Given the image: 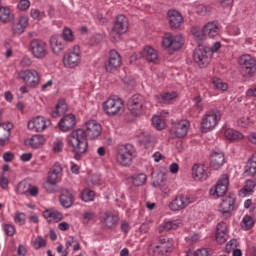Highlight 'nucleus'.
<instances>
[{
  "label": "nucleus",
  "instance_id": "15",
  "mask_svg": "<svg viewBox=\"0 0 256 256\" xmlns=\"http://www.w3.org/2000/svg\"><path fill=\"white\" fill-rule=\"evenodd\" d=\"M191 203H195V197L191 195H178L169 204V209L171 211H181L186 207H189Z\"/></svg>",
  "mask_w": 256,
  "mask_h": 256
},
{
  "label": "nucleus",
  "instance_id": "14",
  "mask_svg": "<svg viewBox=\"0 0 256 256\" xmlns=\"http://www.w3.org/2000/svg\"><path fill=\"white\" fill-rule=\"evenodd\" d=\"M238 64L242 67V75H253L256 71V60L249 54H243L238 59Z\"/></svg>",
  "mask_w": 256,
  "mask_h": 256
},
{
  "label": "nucleus",
  "instance_id": "64",
  "mask_svg": "<svg viewBox=\"0 0 256 256\" xmlns=\"http://www.w3.org/2000/svg\"><path fill=\"white\" fill-rule=\"evenodd\" d=\"M58 229L60 231H69V229H71V225L67 222H61L58 224Z\"/></svg>",
  "mask_w": 256,
  "mask_h": 256
},
{
  "label": "nucleus",
  "instance_id": "48",
  "mask_svg": "<svg viewBox=\"0 0 256 256\" xmlns=\"http://www.w3.org/2000/svg\"><path fill=\"white\" fill-rule=\"evenodd\" d=\"M152 125L158 131H162V129L165 127V120H163V118H160L159 116H154L152 118Z\"/></svg>",
  "mask_w": 256,
  "mask_h": 256
},
{
  "label": "nucleus",
  "instance_id": "16",
  "mask_svg": "<svg viewBox=\"0 0 256 256\" xmlns=\"http://www.w3.org/2000/svg\"><path fill=\"white\" fill-rule=\"evenodd\" d=\"M143 103L145 99L142 95L135 94L128 101V111L133 117H139L143 111Z\"/></svg>",
  "mask_w": 256,
  "mask_h": 256
},
{
  "label": "nucleus",
  "instance_id": "4",
  "mask_svg": "<svg viewBox=\"0 0 256 256\" xmlns=\"http://www.w3.org/2000/svg\"><path fill=\"white\" fill-rule=\"evenodd\" d=\"M133 155H135V148L131 144L121 145L116 154V163L121 167H130L133 163Z\"/></svg>",
  "mask_w": 256,
  "mask_h": 256
},
{
  "label": "nucleus",
  "instance_id": "24",
  "mask_svg": "<svg viewBox=\"0 0 256 256\" xmlns=\"http://www.w3.org/2000/svg\"><path fill=\"white\" fill-rule=\"evenodd\" d=\"M45 136L41 134H35L32 137L25 140V146L31 149H41L45 145Z\"/></svg>",
  "mask_w": 256,
  "mask_h": 256
},
{
  "label": "nucleus",
  "instance_id": "39",
  "mask_svg": "<svg viewBox=\"0 0 256 256\" xmlns=\"http://www.w3.org/2000/svg\"><path fill=\"white\" fill-rule=\"evenodd\" d=\"M97 221V213H95L92 210H86L83 214H82V223L83 225H88L90 223H93Z\"/></svg>",
  "mask_w": 256,
  "mask_h": 256
},
{
  "label": "nucleus",
  "instance_id": "8",
  "mask_svg": "<svg viewBox=\"0 0 256 256\" xmlns=\"http://www.w3.org/2000/svg\"><path fill=\"white\" fill-rule=\"evenodd\" d=\"M30 51L34 59H45L49 55L47 42L41 39H33L30 42Z\"/></svg>",
  "mask_w": 256,
  "mask_h": 256
},
{
  "label": "nucleus",
  "instance_id": "47",
  "mask_svg": "<svg viewBox=\"0 0 256 256\" xmlns=\"http://www.w3.org/2000/svg\"><path fill=\"white\" fill-rule=\"evenodd\" d=\"M255 187H256V179L255 180H247L245 182L243 189L241 190V193L243 195H247V193H252V191L255 189Z\"/></svg>",
  "mask_w": 256,
  "mask_h": 256
},
{
  "label": "nucleus",
  "instance_id": "22",
  "mask_svg": "<svg viewBox=\"0 0 256 256\" xmlns=\"http://www.w3.org/2000/svg\"><path fill=\"white\" fill-rule=\"evenodd\" d=\"M235 196L229 195L222 198L219 205V211L222 215H231L232 211H235Z\"/></svg>",
  "mask_w": 256,
  "mask_h": 256
},
{
  "label": "nucleus",
  "instance_id": "32",
  "mask_svg": "<svg viewBox=\"0 0 256 256\" xmlns=\"http://www.w3.org/2000/svg\"><path fill=\"white\" fill-rule=\"evenodd\" d=\"M13 124L3 123L0 124V147H3L7 141H9V135H11V129Z\"/></svg>",
  "mask_w": 256,
  "mask_h": 256
},
{
  "label": "nucleus",
  "instance_id": "41",
  "mask_svg": "<svg viewBox=\"0 0 256 256\" xmlns=\"http://www.w3.org/2000/svg\"><path fill=\"white\" fill-rule=\"evenodd\" d=\"M212 84L216 91H227L229 89V84L223 82L221 78L214 77L212 78Z\"/></svg>",
  "mask_w": 256,
  "mask_h": 256
},
{
  "label": "nucleus",
  "instance_id": "1",
  "mask_svg": "<svg viewBox=\"0 0 256 256\" xmlns=\"http://www.w3.org/2000/svg\"><path fill=\"white\" fill-rule=\"evenodd\" d=\"M85 127L86 130H74L67 137L68 147L74 153L76 161H79L84 153H87V137L88 139H97L101 135L102 127L97 121L90 120L86 122Z\"/></svg>",
  "mask_w": 256,
  "mask_h": 256
},
{
  "label": "nucleus",
  "instance_id": "38",
  "mask_svg": "<svg viewBox=\"0 0 256 256\" xmlns=\"http://www.w3.org/2000/svg\"><path fill=\"white\" fill-rule=\"evenodd\" d=\"M67 111V103H65V100H59L55 110L52 111L51 115L54 119L56 117H61V115L65 114Z\"/></svg>",
  "mask_w": 256,
  "mask_h": 256
},
{
  "label": "nucleus",
  "instance_id": "13",
  "mask_svg": "<svg viewBox=\"0 0 256 256\" xmlns=\"http://www.w3.org/2000/svg\"><path fill=\"white\" fill-rule=\"evenodd\" d=\"M27 127L29 131H33L34 133H43L45 129L51 127V120L44 116H36L28 121Z\"/></svg>",
  "mask_w": 256,
  "mask_h": 256
},
{
  "label": "nucleus",
  "instance_id": "27",
  "mask_svg": "<svg viewBox=\"0 0 256 256\" xmlns=\"http://www.w3.org/2000/svg\"><path fill=\"white\" fill-rule=\"evenodd\" d=\"M222 165H225V153L213 152L210 156V167L218 171V169H221Z\"/></svg>",
  "mask_w": 256,
  "mask_h": 256
},
{
  "label": "nucleus",
  "instance_id": "61",
  "mask_svg": "<svg viewBox=\"0 0 256 256\" xmlns=\"http://www.w3.org/2000/svg\"><path fill=\"white\" fill-rule=\"evenodd\" d=\"M251 123V119L249 117H242L238 120L239 127H247Z\"/></svg>",
  "mask_w": 256,
  "mask_h": 256
},
{
  "label": "nucleus",
  "instance_id": "42",
  "mask_svg": "<svg viewBox=\"0 0 256 256\" xmlns=\"http://www.w3.org/2000/svg\"><path fill=\"white\" fill-rule=\"evenodd\" d=\"M147 181V175L140 173V174H135L132 176V183L136 187H141V185H145V182Z\"/></svg>",
  "mask_w": 256,
  "mask_h": 256
},
{
  "label": "nucleus",
  "instance_id": "12",
  "mask_svg": "<svg viewBox=\"0 0 256 256\" xmlns=\"http://www.w3.org/2000/svg\"><path fill=\"white\" fill-rule=\"evenodd\" d=\"M193 57L199 67H207L211 61V48L200 46L194 50Z\"/></svg>",
  "mask_w": 256,
  "mask_h": 256
},
{
  "label": "nucleus",
  "instance_id": "51",
  "mask_svg": "<svg viewBox=\"0 0 256 256\" xmlns=\"http://www.w3.org/2000/svg\"><path fill=\"white\" fill-rule=\"evenodd\" d=\"M25 213L23 212H16L14 215V223H16V225H25Z\"/></svg>",
  "mask_w": 256,
  "mask_h": 256
},
{
  "label": "nucleus",
  "instance_id": "55",
  "mask_svg": "<svg viewBox=\"0 0 256 256\" xmlns=\"http://www.w3.org/2000/svg\"><path fill=\"white\" fill-rule=\"evenodd\" d=\"M227 237H229V234L225 232H216V241L220 243V245H223V243L227 241Z\"/></svg>",
  "mask_w": 256,
  "mask_h": 256
},
{
  "label": "nucleus",
  "instance_id": "9",
  "mask_svg": "<svg viewBox=\"0 0 256 256\" xmlns=\"http://www.w3.org/2000/svg\"><path fill=\"white\" fill-rule=\"evenodd\" d=\"M81 63V49L79 46H74L73 50L66 53L63 57V65L67 69H75Z\"/></svg>",
  "mask_w": 256,
  "mask_h": 256
},
{
  "label": "nucleus",
  "instance_id": "36",
  "mask_svg": "<svg viewBox=\"0 0 256 256\" xmlns=\"http://www.w3.org/2000/svg\"><path fill=\"white\" fill-rule=\"evenodd\" d=\"M244 175L245 177H253L256 175V154H253L248 160L244 169Z\"/></svg>",
  "mask_w": 256,
  "mask_h": 256
},
{
  "label": "nucleus",
  "instance_id": "30",
  "mask_svg": "<svg viewBox=\"0 0 256 256\" xmlns=\"http://www.w3.org/2000/svg\"><path fill=\"white\" fill-rule=\"evenodd\" d=\"M203 35L205 37H210L213 39L219 35V24L217 22H208L202 29Z\"/></svg>",
  "mask_w": 256,
  "mask_h": 256
},
{
  "label": "nucleus",
  "instance_id": "3",
  "mask_svg": "<svg viewBox=\"0 0 256 256\" xmlns=\"http://www.w3.org/2000/svg\"><path fill=\"white\" fill-rule=\"evenodd\" d=\"M103 110L106 115L117 117L125 112V103L119 97H110L104 102Z\"/></svg>",
  "mask_w": 256,
  "mask_h": 256
},
{
  "label": "nucleus",
  "instance_id": "18",
  "mask_svg": "<svg viewBox=\"0 0 256 256\" xmlns=\"http://www.w3.org/2000/svg\"><path fill=\"white\" fill-rule=\"evenodd\" d=\"M121 65H123V62L121 61V55H119V52H117V50H110L108 60L105 63L107 73L117 71Z\"/></svg>",
  "mask_w": 256,
  "mask_h": 256
},
{
  "label": "nucleus",
  "instance_id": "43",
  "mask_svg": "<svg viewBox=\"0 0 256 256\" xmlns=\"http://www.w3.org/2000/svg\"><path fill=\"white\" fill-rule=\"evenodd\" d=\"M0 21L3 23L11 21V9L5 6H0Z\"/></svg>",
  "mask_w": 256,
  "mask_h": 256
},
{
  "label": "nucleus",
  "instance_id": "5",
  "mask_svg": "<svg viewBox=\"0 0 256 256\" xmlns=\"http://www.w3.org/2000/svg\"><path fill=\"white\" fill-rule=\"evenodd\" d=\"M128 30L129 19H127V17L123 14L118 15L110 32L112 41H119V39H121V35L127 33Z\"/></svg>",
  "mask_w": 256,
  "mask_h": 256
},
{
  "label": "nucleus",
  "instance_id": "62",
  "mask_svg": "<svg viewBox=\"0 0 256 256\" xmlns=\"http://www.w3.org/2000/svg\"><path fill=\"white\" fill-rule=\"evenodd\" d=\"M13 32L16 35H21L22 33H25V27L17 23L13 28Z\"/></svg>",
  "mask_w": 256,
  "mask_h": 256
},
{
  "label": "nucleus",
  "instance_id": "26",
  "mask_svg": "<svg viewBox=\"0 0 256 256\" xmlns=\"http://www.w3.org/2000/svg\"><path fill=\"white\" fill-rule=\"evenodd\" d=\"M168 21L172 29H179L183 23V15L177 10L168 11Z\"/></svg>",
  "mask_w": 256,
  "mask_h": 256
},
{
  "label": "nucleus",
  "instance_id": "31",
  "mask_svg": "<svg viewBox=\"0 0 256 256\" xmlns=\"http://www.w3.org/2000/svg\"><path fill=\"white\" fill-rule=\"evenodd\" d=\"M142 57H144L148 63H158L159 52L151 46H146L142 51Z\"/></svg>",
  "mask_w": 256,
  "mask_h": 256
},
{
  "label": "nucleus",
  "instance_id": "58",
  "mask_svg": "<svg viewBox=\"0 0 256 256\" xmlns=\"http://www.w3.org/2000/svg\"><path fill=\"white\" fill-rule=\"evenodd\" d=\"M0 187L2 189H7L9 187V178L5 174H0Z\"/></svg>",
  "mask_w": 256,
  "mask_h": 256
},
{
  "label": "nucleus",
  "instance_id": "29",
  "mask_svg": "<svg viewBox=\"0 0 256 256\" xmlns=\"http://www.w3.org/2000/svg\"><path fill=\"white\" fill-rule=\"evenodd\" d=\"M75 115L73 114H68L64 116L60 122H59V127L60 130L63 131L64 133H67V131H71L75 127Z\"/></svg>",
  "mask_w": 256,
  "mask_h": 256
},
{
  "label": "nucleus",
  "instance_id": "45",
  "mask_svg": "<svg viewBox=\"0 0 256 256\" xmlns=\"http://www.w3.org/2000/svg\"><path fill=\"white\" fill-rule=\"evenodd\" d=\"M195 13L205 17V15H209L211 13V6L205 4H198L195 7Z\"/></svg>",
  "mask_w": 256,
  "mask_h": 256
},
{
  "label": "nucleus",
  "instance_id": "44",
  "mask_svg": "<svg viewBox=\"0 0 256 256\" xmlns=\"http://www.w3.org/2000/svg\"><path fill=\"white\" fill-rule=\"evenodd\" d=\"M63 41L67 43H73L75 41V35L73 34V30L69 27H65L62 31Z\"/></svg>",
  "mask_w": 256,
  "mask_h": 256
},
{
  "label": "nucleus",
  "instance_id": "54",
  "mask_svg": "<svg viewBox=\"0 0 256 256\" xmlns=\"http://www.w3.org/2000/svg\"><path fill=\"white\" fill-rule=\"evenodd\" d=\"M42 247H47V241L43 237L39 236L34 241V249H41Z\"/></svg>",
  "mask_w": 256,
  "mask_h": 256
},
{
  "label": "nucleus",
  "instance_id": "7",
  "mask_svg": "<svg viewBox=\"0 0 256 256\" xmlns=\"http://www.w3.org/2000/svg\"><path fill=\"white\" fill-rule=\"evenodd\" d=\"M185 43V39H183V35L177 34L173 35L171 33H166L162 38V47L164 49H173V51H178L183 47Z\"/></svg>",
  "mask_w": 256,
  "mask_h": 256
},
{
  "label": "nucleus",
  "instance_id": "21",
  "mask_svg": "<svg viewBox=\"0 0 256 256\" xmlns=\"http://www.w3.org/2000/svg\"><path fill=\"white\" fill-rule=\"evenodd\" d=\"M189 127H191V123L189 120H181L179 121L175 127H173L170 131L172 137H177V139H183V137L187 136L189 132Z\"/></svg>",
  "mask_w": 256,
  "mask_h": 256
},
{
  "label": "nucleus",
  "instance_id": "34",
  "mask_svg": "<svg viewBox=\"0 0 256 256\" xmlns=\"http://www.w3.org/2000/svg\"><path fill=\"white\" fill-rule=\"evenodd\" d=\"M179 227H183V220H165L162 226H159V233H163V231H171V229H179Z\"/></svg>",
  "mask_w": 256,
  "mask_h": 256
},
{
  "label": "nucleus",
  "instance_id": "46",
  "mask_svg": "<svg viewBox=\"0 0 256 256\" xmlns=\"http://www.w3.org/2000/svg\"><path fill=\"white\" fill-rule=\"evenodd\" d=\"M95 199V192L89 188H85L82 191V201L85 203H91Z\"/></svg>",
  "mask_w": 256,
  "mask_h": 256
},
{
  "label": "nucleus",
  "instance_id": "17",
  "mask_svg": "<svg viewBox=\"0 0 256 256\" xmlns=\"http://www.w3.org/2000/svg\"><path fill=\"white\" fill-rule=\"evenodd\" d=\"M173 249V239L161 236L158 239V244L153 248V253L156 256H163Z\"/></svg>",
  "mask_w": 256,
  "mask_h": 256
},
{
  "label": "nucleus",
  "instance_id": "49",
  "mask_svg": "<svg viewBox=\"0 0 256 256\" xmlns=\"http://www.w3.org/2000/svg\"><path fill=\"white\" fill-rule=\"evenodd\" d=\"M30 17H32V19H35L36 21H41V19H44L45 17V12L37 8H32L30 10Z\"/></svg>",
  "mask_w": 256,
  "mask_h": 256
},
{
  "label": "nucleus",
  "instance_id": "50",
  "mask_svg": "<svg viewBox=\"0 0 256 256\" xmlns=\"http://www.w3.org/2000/svg\"><path fill=\"white\" fill-rule=\"evenodd\" d=\"M65 144L63 143V139L57 138L52 146L53 153H61L63 151V147Z\"/></svg>",
  "mask_w": 256,
  "mask_h": 256
},
{
  "label": "nucleus",
  "instance_id": "28",
  "mask_svg": "<svg viewBox=\"0 0 256 256\" xmlns=\"http://www.w3.org/2000/svg\"><path fill=\"white\" fill-rule=\"evenodd\" d=\"M50 49L54 55H59L65 49V42L61 36H52L50 38Z\"/></svg>",
  "mask_w": 256,
  "mask_h": 256
},
{
  "label": "nucleus",
  "instance_id": "23",
  "mask_svg": "<svg viewBox=\"0 0 256 256\" xmlns=\"http://www.w3.org/2000/svg\"><path fill=\"white\" fill-rule=\"evenodd\" d=\"M179 97V94L175 91L172 92H161L155 96L157 103L160 105H171L175 99Z\"/></svg>",
  "mask_w": 256,
  "mask_h": 256
},
{
  "label": "nucleus",
  "instance_id": "60",
  "mask_svg": "<svg viewBox=\"0 0 256 256\" xmlns=\"http://www.w3.org/2000/svg\"><path fill=\"white\" fill-rule=\"evenodd\" d=\"M32 64L33 61L29 58V56L23 57L22 60L20 61L21 67H31Z\"/></svg>",
  "mask_w": 256,
  "mask_h": 256
},
{
  "label": "nucleus",
  "instance_id": "35",
  "mask_svg": "<svg viewBox=\"0 0 256 256\" xmlns=\"http://www.w3.org/2000/svg\"><path fill=\"white\" fill-rule=\"evenodd\" d=\"M75 199L73 198V194L65 189L61 191L60 194V203L62 207H65L66 209H69V207L73 206Z\"/></svg>",
  "mask_w": 256,
  "mask_h": 256
},
{
  "label": "nucleus",
  "instance_id": "20",
  "mask_svg": "<svg viewBox=\"0 0 256 256\" xmlns=\"http://www.w3.org/2000/svg\"><path fill=\"white\" fill-rule=\"evenodd\" d=\"M63 177V167L56 162L48 172L47 183L49 185H57Z\"/></svg>",
  "mask_w": 256,
  "mask_h": 256
},
{
  "label": "nucleus",
  "instance_id": "53",
  "mask_svg": "<svg viewBox=\"0 0 256 256\" xmlns=\"http://www.w3.org/2000/svg\"><path fill=\"white\" fill-rule=\"evenodd\" d=\"M3 230L8 237L15 235V226H13V224H4Z\"/></svg>",
  "mask_w": 256,
  "mask_h": 256
},
{
  "label": "nucleus",
  "instance_id": "25",
  "mask_svg": "<svg viewBox=\"0 0 256 256\" xmlns=\"http://www.w3.org/2000/svg\"><path fill=\"white\" fill-rule=\"evenodd\" d=\"M192 179L194 181H205L207 179V167L203 164H194L192 167Z\"/></svg>",
  "mask_w": 256,
  "mask_h": 256
},
{
  "label": "nucleus",
  "instance_id": "40",
  "mask_svg": "<svg viewBox=\"0 0 256 256\" xmlns=\"http://www.w3.org/2000/svg\"><path fill=\"white\" fill-rule=\"evenodd\" d=\"M240 225L243 231H249L255 227V220L252 218V216L245 215Z\"/></svg>",
  "mask_w": 256,
  "mask_h": 256
},
{
  "label": "nucleus",
  "instance_id": "33",
  "mask_svg": "<svg viewBox=\"0 0 256 256\" xmlns=\"http://www.w3.org/2000/svg\"><path fill=\"white\" fill-rule=\"evenodd\" d=\"M43 217L47 219L48 223H59V221L63 220V214L55 209L45 210Z\"/></svg>",
  "mask_w": 256,
  "mask_h": 256
},
{
  "label": "nucleus",
  "instance_id": "56",
  "mask_svg": "<svg viewBox=\"0 0 256 256\" xmlns=\"http://www.w3.org/2000/svg\"><path fill=\"white\" fill-rule=\"evenodd\" d=\"M216 233H229V226L225 222H220L217 225Z\"/></svg>",
  "mask_w": 256,
  "mask_h": 256
},
{
  "label": "nucleus",
  "instance_id": "10",
  "mask_svg": "<svg viewBox=\"0 0 256 256\" xmlns=\"http://www.w3.org/2000/svg\"><path fill=\"white\" fill-rule=\"evenodd\" d=\"M100 225L103 229H115L119 225V214L112 210L103 212L100 215Z\"/></svg>",
  "mask_w": 256,
  "mask_h": 256
},
{
  "label": "nucleus",
  "instance_id": "11",
  "mask_svg": "<svg viewBox=\"0 0 256 256\" xmlns=\"http://www.w3.org/2000/svg\"><path fill=\"white\" fill-rule=\"evenodd\" d=\"M229 187V176L227 174L222 175L216 185H214L210 189V195L213 199H219V197H224L225 193H227V189Z\"/></svg>",
  "mask_w": 256,
  "mask_h": 256
},
{
  "label": "nucleus",
  "instance_id": "57",
  "mask_svg": "<svg viewBox=\"0 0 256 256\" xmlns=\"http://www.w3.org/2000/svg\"><path fill=\"white\" fill-rule=\"evenodd\" d=\"M237 245L238 242L235 239L230 240L227 244H226V251L227 253H233L234 249H237Z\"/></svg>",
  "mask_w": 256,
  "mask_h": 256
},
{
  "label": "nucleus",
  "instance_id": "52",
  "mask_svg": "<svg viewBox=\"0 0 256 256\" xmlns=\"http://www.w3.org/2000/svg\"><path fill=\"white\" fill-rule=\"evenodd\" d=\"M29 7H31V1L29 0H20L17 4L19 11H27Z\"/></svg>",
  "mask_w": 256,
  "mask_h": 256
},
{
  "label": "nucleus",
  "instance_id": "2",
  "mask_svg": "<svg viewBox=\"0 0 256 256\" xmlns=\"http://www.w3.org/2000/svg\"><path fill=\"white\" fill-rule=\"evenodd\" d=\"M221 121V111L209 110L203 116L201 120V131L202 133H209L213 131Z\"/></svg>",
  "mask_w": 256,
  "mask_h": 256
},
{
  "label": "nucleus",
  "instance_id": "19",
  "mask_svg": "<svg viewBox=\"0 0 256 256\" xmlns=\"http://www.w3.org/2000/svg\"><path fill=\"white\" fill-rule=\"evenodd\" d=\"M16 193L18 195H31V197H37L39 195V188L37 186H31V183L27 180H22L17 184Z\"/></svg>",
  "mask_w": 256,
  "mask_h": 256
},
{
  "label": "nucleus",
  "instance_id": "59",
  "mask_svg": "<svg viewBox=\"0 0 256 256\" xmlns=\"http://www.w3.org/2000/svg\"><path fill=\"white\" fill-rule=\"evenodd\" d=\"M193 256H210V254L207 248H199L193 253Z\"/></svg>",
  "mask_w": 256,
  "mask_h": 256
},
{
  "label": "nucleus",
  "instance_id": "37",
  "mask_svg": "<svg viewBox=\"0 0 256 256\" xmlns=\"http://www.w3.org/2000/svg\"><path fill=\"white\" fill-rule=\"evenodd\" d=\"M224 136L228 141H241L243 139V135L241 132L233 129V128H228L224 130Z\"/></svg>",
  "mask_w": 256,
  "mask_h": 256
},
{
  "label": "nucleus",
  "instance_id": "6",
  "mask_svg": "<svg viewBox=\"0 0 256 256\" xmlns=\"http://www.w3.org/2000/svg\"><path fill=\"white\" fill-rule=\"evenodd\" d=\"M18 79L27 87H37L41 83V74L35 69H26L18 72Z\"/></svg>",
  "mask_w": 256,
  "mask_h": 256
},
{
  "label": "nucleus",
  "instance_id": "63",
  "mask_svg": "<svg viewBox=\"0 0 256 256\" xmlns=\"http://www.w3.org/2000/svg\"><path fill=\"white\" fill-rule=\"evenodd\" d=\"M246 97H256V85H252V86L246 91Z\"/></svg>",
  "mask_w": 256,
  "mask_h": 256
}]
</instances>
